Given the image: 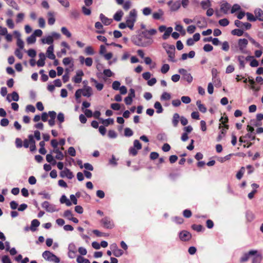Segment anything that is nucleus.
Listing matches in <instances>:
<instances>
[{
    "instance_id": "obj_1",
    "label": "nucleus",
    "mask_w": 263,
    "mask_h": 263,
    "mask_svg": "<svg viewBox=\"0 0 263 263\" xmlns=\"http://www.w3.org/2000/svg\"><path fill=\"white\" fill-rule=\"evenodd\" d=\"M132 41L138 46L145 47L152 45L154 40L151 36L147 34V31H142L138 35L133 36Z\"/></svg>"
},
{
    "instance_id": "obj_2",
    "label": "nucleus",
    "mask_w": 263,
    "mask_h": 263,
    "mask_svg": "<svg viewBox=\"0 0 263 263\" xmlns=\"http://www.w3.org/2000/svg\"><path fill=\"white\" fill-rule=\"evenodd\" d=\"M137 17V13L136 9H134L130 10L128 15L126 17V23L130 30H134V24L136 22Z\"/></svg>"
},
{
    "instance_id": "obj_3",
    "label": "nucleus",
    "mask_w": 263,
    "mask_h": 263,
    "mask_svg": "<svg viewBox=\"0 0 263 263\" xmlns=\"http://www.w3.org/2000/svg\"><path fill=\"white\" fill-rule=\"evenodd\" d=\"M43 257L47 261L54 263H59L60 258L49 251H45L42 254Z\"/></svg>"
},
{
    "instance_id": "obj_4",
    "label": "nucleus",
    "mask_w": 263,
    "mask_h": 263,
    "mask_svg": "<svg viewBox=\"0 0 263 263\" xmlns=\"http://www.w3.org/2000/svg\"><path fill=\"white\" fill-rule=\"evenodd\" d=\"M165 51L168 57V61L175 63L177 60L175 59V48L174 45H168L165 48Z\"/></svg>"
},
{
    "instance_id": "obj_5",
    "label": "nucleus",
    "mask_w": 263,
    "mask_h": 263,
    "mask_svg": "<svg viewBox=\"0 0 263 263\" xmlns=\"http://www.w3.org/2000/svg\"><path fill=\"white\" fill-rule=\"evenodd\" d=\"M248 44V41L246 39H239L238 40V51L245 54H247L249 51L247 50V47Z\"/></svg>"
},
{
    "instance_id": "obj_6",
    "label": "nucleus",
    "mask_w": 263,
    "mask_h": 263,
    "mask_svg": "<svg viewBox=\"0 0 263 263\" xmlns=\"http://www.w3.org/2000/svg\"><path fill=\"white\" fill-rule=\"evenodd\" d=\"M178 72L182 75V79L186 81L188 83L190 84L193 81V77L190 73L187 72L186 69L180 68L178 70Z\"/></svg>"
},
{
    "instance_id": "obj_7",
    "label": "nucleus",
    "mask_w": 263,
    "mask_h": 263,
    "mask_svg": "<svg viewBox=\"0 0 263 263\" xmlns=\"http://www.w3.org/2000/svg\"><path fill=\"white\" fill-rule=\"evenodd\" d=\"M103 227L106 229H111L114 227L113 221L108 217H105L101 220Z\"/></svg>"
},
{
    "instance_id": "obj_8",
    "label": "nucleus",
    "mask_w": 263,
    "mask_h": 263,
    "mask_svg": "<svg viewBox=\"0 0 263 263\" xmlns=\"http://www.w3.org/2000/svg\"><path fill=\"white\" fill-rule=\"evenodd\" d=\"M179 237L181 241H187L191 239L192 235L189 232L183 230L179 232Z\"/></svg>"
},
{
    "instance_id": "obj_9",
    "label": "nucleus",
    "mask_w": 263,
    "mask_h": 263,
    "mask_svg": "<svg viewBox=\"0 0 263 263\" xmlns=\"http://www.w3.org/2000/svg\"><path fill=\"white\" fill-rule=\"evenodd\" d=\"M256 250H252L247 253H245L240 258V262H245L247 261L251 256L255 255L257 254Z\"/></svg>"
},
{
    "instance_id": "obj_10",
    "label": "nucleus",
    "mask_w": 263,
    "mask_h": 263,
    "mask_svg": "<svg viewBox=\"0 0 263 263\" xmlns=\"http://www.w3.org/2000/svg\"><path fill=\"white\" fill-rule=\"evenodd\" d=\"M60 176L62 178L67 177L69 179H71L73 177V174L69 169L65 167L64 170L60 173Z\"/></svg>"
},
{
    "instance_id": "obj_11",
    "label": "nucleus",
    "mask_w": 263,
    "mask_h": 263,
    "mask_svg": "<svg viewBox=\"0 0 263 263\" xmlns=\"http://www.w3.org/2000/svg\"><path fill=\"white\" fill-rule=\"evenodd\" d=\"M84 75V72L82 70H78L76 72V74L72 78V81L75 83H80L82 81V77Z\"/></svg>"
},
{
    "instance_id": "obj_12",
    "label": "nucleus",
    "mask_w": 263,
    "mask_h": 263,
    "mask_svg": "<svg viewBox=\"0 0 263 263\" xmlns=\"http://www.w3.org/2000/svg\"><path fill=\"white\" fill-rule=\"evenodd\" d=\"M42 206L45 209L47 212H53L55 211L54 205L50 204L47 201H45L42 203Z\"/></svg>"
},
{
    "instance_id": "obj_13",
    "label": "nucleus",
    "mask_w": 263,
    "mask_h": 263,
    "mask_svg": "<svg viewBox=\"0 0 263 263\" xmlns=\"http://www.w3.org/2000/svg\"><path fill=\"white\" fill-rule=\"evenodd\" d=\"M168 5L170 7L171 10L175 11L177 10L181 6V3L179 1L172 2L169 1L167 3Z\"/></svg>"
},
{
    "instance_id": "obj_14",
    "label": "nucleus",
    "mask_w": 263,
    "mask_h": 263,
    "mask_svg": "<svg viewBox=\"0 0 263 263\" xmlns=\"http://www.w3.org/2000/svg\"><path fill=\"white\" fill-rule=\"evenodd\" d=\"M39 59L36 62L38 67H43L45 65V55L44 53L41 52L39 54Z\"/></svg>"
},
{
    "instance_id": "obj_15",
    "label": "nucleus",
    "mask_w": 263,
    "mask_h": 263,
    "mask_svg": "<svg viewBox=\"0 0 263 263\" xmlns=\"http://www.w3.org/2000/svg\"><path fill=\"white\" fill-rule=\"evenodd\" d=\"M254 14L256 20L263 22V10L260 8H257L254 10Z\"/></svg>"
},
{
    "instance_id": "obj_16",
    "label": "nucleus",
    "mask_w": 263,
    "mask_h": 263,
    "mask_svg": "<svg viewBox=\"0 0 263 263\" xmlns=\"http://www.w3.org/2000/svg\"><path fill=\"white\" fill-rule=\"evenodd\" d=\"M92 95V89L91 87L86 86L83 89L82 95L84 97H89Z\"/></svg>"
},
{
    "instance_id": "obj_17",
    "label": "nucleus",
    "mask_w": 263,
    "mask_h": 263,
    "mask_svg": "<svg viewBox=\"0 0 263 263\" xmlns=\"http://www.w3.org/2000/svg\"><path fill=\"white\" fill-rule=\"evenodd\" d=\"M54 48L53 45L49 46L47 50V57L51 60H53L55 58V56L53 53Z\"/></svg>"
},
{
    "instance_id": "obj_18",
    "label": "nucleus",
    "mask_w": 263,
    "mask_h": 263,
    "mask_svg": "<svg viewBox=\"0 0 263 263\" xmlns=\"http://www.w3.org/2000/svg\"><path fill=\"white\" fill-rule=\"evenodd\" d=\"M180 120V117L178 113H175L173 115L172 120V124L174 127H176L178 126Z\"/></svg>"
},
{
    "instance_id": "obj_19",
    "label": "nucleus",
    "mask_w": 263,
    "mask_h": 263,
    "mask_svg": "<svg viewBox=\"0 0 263 263\" xmlns=\"http://www.w3.org/2000/svg\"><path fill=\"white\" fill-rule=\"evenodd\" d=\"M100 19L102 22V23L105 25H109L111 23V20L109 19L107 17H106L103 14L101 13L99 16Z\"/></svg>"
},
{
    "instance_id": "obj_20",
    "label": "nucleus",
    "mask_w": 263,
    "mask_h": 263,
    "mask_svg": "<svg viewBox=\"0 0 263 263\" xmlns=\"http://www.w3.org/2000/svg\"><path fill=\"white\" fill-rule=\"evenodd\" d=\"M41 41L43 44H47L50 45V46L53 45V39H52V36H50V35L42 39Z\"/></svg>"
},
{
    "instance_id": "obj_21",
    "label": "nucleus",
    "mask_w": 263,
    "mask_h": 263,
    "mask_svg": "<svg viewBox=\"0 0 263 263\" xmlns=\"http://www.w3.org/2000/svg\"><path fill=\"white\" fill-rule=\"evenodd\" d=\"M40 222L37 219H33L31 221L30 229L32 232L36 230V228L40 226Z\"/></svg>"
},
{
    "instance_id": "obj_22",
    "label": "nucleus",
    "mask_w": 263,
    "mask_h": 263,
    "mask_svg": "<svg viewBox=\"0 0 263 263\" xmlns=\"http://www.w3.org/2000/svg\"><path fill=\"white\" fill-rule=\"evenodd\" d=\"M123 14L124 13L121 10H118L114 15V19L116 21L119 22L121 20Z\"/></svg>"
},
{
    "instance_id": "obj_23",
    "label": "nucleus",
    "mask_w": 263,
    "mask_h": 263,
    "mask_svg": "<svg viewBox=\"0 0 263 263\" xmlns=\"http://www.w3.org/2000/svg\"><path fill=\"white\" fill-rule=\"evenodd\" d=\"M48 24L49 25H53L55 21V19L54 18V13L52 12H48Z\"/></svg>"
},
{
    "instance_id": "obj_24",
    "label": "nucleus",
    "mask_w": 263,
    "mask_h": 263,
    "mask_svg": "<svg viewBox=\"0 0 263 263\" xmlns=\"http://www.w3.org/2000/svg\"><path fill=\"white\" fill-rule=\"evenodd\" d=\"M245 35L248 37L249 40L250 41V42L252 44H253L256 47H257V48H260L261 49H263V47H262L261 46V45L259 43L257 42L254 39H253L252 37H250L249 36V35L247 33H246L245 34Z\"/></svg>"
},
{
    "instance_id": "obj_25",
    "label": "nucleus",
    "mask_w": 263,
    "mask_h": 263,
    "mask_svg": "<svg viewBox=\"0 0 263 263\" xmlns=\"http://www.w3.org/2000/svg\"><path fill=\"white\" fill-rule=\"evenodd\" d=\"M95 27L96 29H98V30L96 31L98 33L103 34L105 33V31L103 29V26L100 22H96L95 23Z\"/></svg>"
},
{
    "instance_id": "obj_26",
    "label": "nucleus",
    "mask_w": 263,
    "mask_h": 263,
    "mask_svg": "<svg viewBox=\"0 0 263 263\" xmlns=\"http://www.w3.org/2000/svg\"><path fill=\"white\" fill-rule=\"evenodd\" d=\"M164 12L163 10L161 9H159L157 12H154L153 14V18L154 20H158L161 18V17L163 15Z\"/></svg>"
},
{
    "instance_id": "obj_27",
    "label": "nucleus",
    "mask_w": 263,
    "mask_h": 263,
    "mask_svg": "<svg viewBox=\"0 0 263 263\" xmlns=\"http://www.w3.org/2000/svg\"><path fill=\"white\" fill-rule=\"evenodd\" d=\"M237 59L239 62V68L243 69L245 67V57L243 55H238L237 57Z\"/></svg>"
},
{
    "instance_id": "obj_28",
    "label": "nucleus",
    "mask_w": 263,
    "mask_h": 263,
    "mask_svg": "<svg viewBox=\"0 0 263 263\" xmlns=\"http://www.w3.org/2000/svg\"><path fill=\"white\" fill-rule=\"evenodd\" d=\"M90 80V82L95 83V87H96V88L98 90L101 91V90L103 89V87H104L103 84L101 83H98V82L96 79H95L94 78H91Z\"/></svg>"
},
{
    "instance_id": "obj_29",
    "label": "nucleus",
    "mask_w": 263,
    "mask_h": 263,
    "mask_svg": "<svg viewBox=\"0 0 263 263\" xmlns=\"http://www.w3.org/2000/svg\"><path fill=\"white\" fill-rule=\"evenodd\" d=\"M200 5L203 9L209 8L212 5L210 0H202L200 3Z\"/></svg>"
},
{
    "instance_id": "obj_30",
    "label": "nucleus",
    "mask_w": 263,
    "mask_h": 263,
    "mask_svg": "<svg viewBox=\"0 0 263 263\" xmlns=\"http://www.w3.org/2000/svg\"><path fill=\"white\" fill-rule=\"evenodd\" d=\"M46 160L48 162L51 163L52 165H54L57 163V161L52 155V153L48 154L46 157Z\"/></svg>"
},
{
    "instance_id": "obj_31",
    "label": "nucleus",
    "mask_w": 263,
    "mask_h": 263,
    "mask_svg": "<svg viewBox=\"0 0 263 263\" xmlns=\"http://www.w3.org/2000/svg\"><path fill=\"white\" fill-rule=\"evenodd\" d=\"M231 5L228 3H224L221 5V11L224 13L227 14L230 9Z\"/></svg>"
},
{
    "instance_id": "obj_32",
    "label": "nucleus",
    "mask_w": 263,
    "mask_h": 263,
    "mask_svg": "<svg viewBox=\"0 0 263 263\" xmlns=\"http://www.w3.org/2000/svg\"><path fill=\"white\" fill-rule=\"evenodd\" d=\"M61 203H65L68 206L71 205V202L66 197L65 195H63L60 198Z\"/></svg>"
},
{
    "instance_id": "obj_33",
    "label": "nucleus",
    "mask_w": 263,
    "mask_h": 263,
    "mask_svg": "<svg viewBox=\"0 0 263 263\" xmlns=\"http://www.w3.org/2000/svg\"><path fill=\"white\" fill-rule=\"evenodd\" d=\"M154 107L156 109V112L157 114H161L163 111V109L161 103L158 101L155 103Z\"/></svg>"
},
{
    "instance_id": "obj_34",
    "label": "nucleus",
    "mask_w": 263,
    "mask_h": 263,
    "mask_svg": "<svg viewBox=\"0 0 263 263\" xmlns=\"http://www.w3.org/2000/svg\"><path fill=\"white\" fill-rule=\"evenodd\" d=\"M173 31V28L171 27H167L166 30L165 31L164 34L162 35V39L163 40H166L170 36V34L172 33Z\"/></svg>"
},
{
    "instance_id": "obj_35",
    "label": "nucleus",
    "mask_w": 263,
    "mask_h": 263,
    "mask_svg": "<svg viewBox=\"0 0 263 263\" xmlns=\"http://www.w3.org/2000/svg\"><path fill=\"white\" fill-rule=\"evenodd\" d=\"M196 105L198 108V109L202 113H205L206 111V107L202 104L200 100H198L196 102Z\"/></svg>"
},
{
    "instance_id": "obj_36",
    "label": "nucleus",
    "mask_w": 263,
    "mask_h": 263,
    "mask_svg": "<svg viewBox=\"0 0 263 263\" xmlns=\"http://www.w3.org/2000/svg\"><path fill=\"white\" fill-rule=\"evenodd\" d=\"M171 99V95L170 93L167 92H163L161 96H160V100L161 101H168Z\"/></svg>"
},
{
    "instance_id": "obj_37",
    "label": "nucleus",
    "mask_w": 263,
    "mask_h": 263,
    "mask_svg": "<svg viewBox=\"0 0 263 263\" xmlns=\"http://www.w3.org/2000/svg\"><path fill=\"white\" fill-rule=\"evenodd\" d=\"M157 139L160 141H167V136L164 133H159L157 136Z\"/></svg>"
},
{
    "instance_id": "obj_38",
    "label": "nucleus",
    "mask_w": 263,
    "mask_h": 263,
    "mask_svg": "<svg viewBox=\"0 0 263 263\" xmlns=\"http://www.w3.org/2000/svg\"><path fill=\"white\" fill-rule=\"evenodd\" d=\"M231 33L233 35L237 36H242L243 34V31L239 29H235L231 31Z\"/></svg>"
},
{
    "instance_id": "obj_39",
    "label": "nucleus",
    "mask_w": 263,
    "mask_h": 263,
    "mask_svg": "<svg viewBox=\"0 0 263 263\" xmlns=\"http://www.w3.org/2000/svg\"><path fill=\"white\" fill-rule=\"evenodd\" d=\"M134 132L129 127H126L124 129V135L125 137H129L133 135Z\"/></svg>"
},
{
    "instance_id": "obj_40",
    "label": "nucleus",
    "mask_w": 263,
    "mask_h": 263,
    "mask_svg": "<svg viewBox=\"0 0 263 263\" xmlns=\"http://www.w3.org/2000/svg\"><path fill=\"white\" fill-rule=\"evenodd\" d=\"M61 32L64 35H66L67 37H70L71 36V33L65 27H63L61 28Z\"/></svg>"
},
{
    "instance_id": "obj_41",
    "label": "nucleus",
    "mask_w": 263,
    "mask_h": 263,
    "mask_svg": "<svg viewBox=\"0 0 263 263\" xmlns=\"http://www.w3.org/2000/svg\"><path fill=\"white\" fill-rule=\"evenodd\" d=\"M117 134L114 130H109L108 132V137L110 139H116L117 137Z\"/></svg>"
},
{
    "instance_id": "obj_42",
    "label": "nucleus",
    "mask_w": 263,
    "mask_h": 263,
    "mask_svg": "<svg viewBox=\"0 0 263 263\" xmlns=\"http://www.w3.org/2000/svg\"><path fill=\"white\" fill-rule=\"evenodd\" d=\"M70 15L72 18L77 19L80 16V12L77 10L73 9L71 11Z\"/></svg>"
},
{
    "instance_id": "obj_43",
    "label": "nucleus",
    "mask_w": 263,
    "mask_h": 263,
    "mask_svg": "<svg viewBox=\"0 0 263 263\" xmlns=\"http://www.w3.org/2000/svg\"><path fill=\"white\" fill-rule=\"evenodd\" d=\"M196 17H197V19L195 22H196L198 27L200 28L204 27V25L203 24H205V18L204 17H200L203 20V23H202V21L199 19L198 17L196 16Z\"/></svg>"
},
{
    "instance_id": "obj_44",
    "label": "nucleus",
    "mask_w": 263,
    "mask_h": 263,
    "mask_svg": "<svg viewBox=\"0 0 263 263\" xmlns=\"http://www.w3.org/2000/svg\"><path fill=\"white\" fill-rule=\"evenodd\" d=\"M63 216L64 217L70 220L71 219V217H72L73 214L70 210H67L64 212Z\"/></svg>"
},
{
    "instance_id": "obj_45",
    "label": "nucleus",
    "mask_w": 263,
    "mask_h": 263,
    "mask_svg": "<svg viewBox=\"0 0 263 263\" xmlns=\"http://www.w3.org/2000/svg\"><path fill=\"white\" fill-rule=\"evenodd\" d=\"M246 15L247 17V20L248 21L250 22H255L256 21L255 15L254 16L252 13L250 12H247Z\"/></svg>"
},
{
    "instance_id": "obj_46",
    "label": "nucleus",
    "mask_w": 263,
    "mask_h": 263,
    "mask_svg": "<svg viewBox=\"0 0 263 263\" xmlns=\"http://www.w3.org/2000/svg\"><path fill=\"white\" fill-rule=\"evenodd\" d=\"M117 160H118L116 159L115 156L114 155H112L111 156V159L109 160V164L114 166H116L118 164Z\"/></svg>"
},
{
    "instance_id": "obj_47",
    "label": "nucleus",
    "mask_w": 263,
    "mask_h": 263,
    "mask_svg": "<svg viewBox=\"0 0 263 263\" xmlns=\"http://www.w3.org/2000/svg\"><path fill=\"white\" fill-rule=\"evenodd\" d=\"M85 52L87 55H91L94 54L95 52L91 46H87L86 47Z\"/></svg>"
},
{
    "instance_id": "obj_48",
    "label": "nucleus",
    "mask_w": 263,
    "mask_h": 263,
    "mask_svg": "<svg viewBox=\"0 0 263 263\" xmlns=\"http://www.w3.org/2000/svg\"><path fill=\"white\" fill-rule=\"evenodd\" d=\"M114 122V120L112 118H108L105 120H103L102 121L103 124L107 126L110 124H112Z\"/></svg>"
},
{
    "instance_id": "obj_49",
    "label": "nucleus",
    "mask_w": 263,
    "mask_h": 263,
    "mask_svg": "<svg viewBox=\"0 0 263 263\" xmlns=\"http://www.w3.org/2000/svg\"><path fill=\"white\" fill-rule=\"evenodd\" d=\"M35 41L36 37L34 36V34H32L27 39V42L29 44H33Z\"/></svg>"
},
{
    "instance_id": "obj_50",
    "label": "nucleus",
    "mask_w": 263,
    "mask_h": 263,
    "mask_svg": "<svg viewBox=\"0 0 263 263\" xmlns=\"http://www.w3.org/2000/svg\"><path fill=\"white\" fill-rule=\"evenodd\" d=\"M39 195L42 196V199H50L51 198L50 195L45 191L39 193Z\"/></svg>"
},
{
    "instance_id": "obj_51",
    "label": "nucleus",
    "mask_w": 263,
    "mask_h": 263,
    "mask_svg": "<svg viewBox=\"0 0 263 263\" xmlns=\"http://www.w3.org/2000/svg\"><path fill=\"white\" fill-rule=\"evenodd\" d=\"M219 24L223 27L227 26L229 24V21L227 18L220 20L218 22Z\"/></svg>"
},
{
    "instance_id": "obj_52",
    "label": "nucleus",
    "mask_w": 263,
    "mask_h": 263,
    "mask_svg": "<svg viewBox=\"0 0 263 263\" xmlns=\"http://www.w3.org/2000/svg\"><path fill=\"white\" fill-rule=\"evenodd\" d=\"M68 249V252H71L72 253L77 252L76 247L75 245L72 242L69 244Z\"/></svg>"
},
{
    "instance_id": "obj_53",
    "label": "nucleus",
    "mask_w": 263,
    "mask_h": 263,
    "mask_svg": "<svg viewBox=\"0 0 263 263\" xmlns=\"http://www.w3.org/2000/svg\"><path fill=\"white\" fill-rule=\"evenodd\" d=\"M246 218L249 221H252L254 219V215L252 212L248 211L246 213Z\"/></svg>"
},
{
    "instance_id": "obj_54",
    "label": "nucleus",
    "mask_w": 263,
    "mask_h": 263,
    "mask_svg": "<svg viewBox=\"0 0 263 263\" xmlns=\"http://www.w3.org/2000/svg\"><path fill=\"white\" fill-rule=\"evenodd\" d=\"M192 228L197 232H201L202 230L203 227L200 224H194L192 226Z\"/></svg>"
},
{
    "instance_id": "obj_55",
    "label": "nucleus",
    "mask_w": 263,
    "mask_h": 263,
    "mask_svg": "<svg viewBox=\"0 0 263 263\" xmlns=\"http://www.w3.org/2000/svg\"><path fill=\"white\" fill-rule=\"evenodd\" d=\"M17 46L19 48L18 49H23L24 47V43L23 41L20 37L17 38V42H16Z\"/></svg>"
},
{
    "instance_id": "obj_56",
    "label": "nucleus",
    "mask_w": 263,
    "mask_h": 263,
    "mask_svg": "<svg viewBox=\"0 0 263 263\" xmlns=\"http://www.w3.org/2000/svg\"><path fill=\"white\" fill-rule=\"evenodd\" d=\"M226 132H227V129H222L220 130V132L218 136L217 139V141H220L221 140L222 137L226 135Z\"/></svg>"
},
{
    "instance_id": "obj_57",
    "label": "nucleus",
    "mask_w": 263,
    "mask_h": 263,
    "mask_svg": "<svg viewBox=\"0 0 263 263\" xmlns=\"http://www.w3.org/2000/svg\"><path fill=\"white\" fill-rule=\"evenodd\" d=\"M152 9L149 7L144 8L142 10V13L144 15L147 16L151 14Z\"/></svg>"
},
{
    "instance_id": "obj_58",
    "label": "nucleus",
    "mask_w": 263,
    "mask_h": 263,
    "mask_svg": "<svg viewBox=\"0 0 263 263\" xmlns=\"http://www.w3.org/2000/svg\"><path fill=\"white\" fill-rule=\"evenodd\" d=\"M261 260V257L260 255H255V256L253 258L252 263H260Z\"/></svg>"
},
{
    "instance_id": "obj_59",
    "label": "nucleus",
    "mask_w": 263,
    "mask_h": 263,
    "mask_svg": "<svg viewBox=\"0 0 263 263\" xmlns=\"http://www.w3.org/2000/svg\"><path fill=\"white\" fill-rule=\"evenodd\" d=\"M170 69V66L167 64H163L161 67V71L162 73H166Z\"/></svg>"
},
{
    "instance_id": "obj_60",
    "label": "nucleus",
    "mask_w": 263,
    "mask_h": 263,
    "mask_svg": "<svg viewBox=\"0 0 263 263\" xmlns=\"http://www.w3.org/2000/svg\"><path fill=\"white\" fill-rule=\"evenodd\" d=\"M65 117L64 115L62 112H59L57 116V120L60 124L64 121Z\"/></svg>"
},
{
    "instance_id": "obj_61",
    "label": "nucleus",
    "mask_w": 263,
    "mask_h": 263,
    "mask_svg": "<svg viewBox=\"0 0 263 263\" xmlns=\"http://www.w3.org/2000/svg\"><path fill=\"white\" fill-rule=\"evenodd\" d=\"M137 150L138 149L133 146L130 147L128 149L129 154L133 156H135L138 153Z\"/></svg>"
},
{
    "instance_id": "obj_62",
    "label": "nucleus",
    "mask_w": 263,
    "mask_h": 263,
    "mask_svg": "<svg viewBox=\"0 0 263 263\" xmlns=\"http://www.w3.org/2000/svg\"><path fill=\"white\" fill-rule=\"evenodd\" d=\"M173 220L177 224H181L183 222V219L181 217L175 216L173 218Z\"/></svg>"
},
{
    "instance_id": "obj_63",
    "label": "nucleus",
    "mask_w": 263,
    "mask_h": 263,
    "mask_svg": "<svg viewBox=\"0 0 263 263\" xmlns=\"http://www.w3.org/2000/svg\"><path fill=\"white\" fill-rule=\"evenodd\" d=\"M133 147H135L138 150H140L142 148V145L138 140H135L134 141Z\"/></svg>"
},
{
    "instance_id": "obj_64",
    "label": "nucleus",
    "mask_w": 263,
    "mask_h": 263,
    "mask_svg": "<svg viewBox=\"0 0 263 263\" xmlns=\"http://www.w3.org/2000/svg\"><path fill=\"white\" fill-rule=\"evenodd\" d=\"M2 261L3 263H12L8 255H4L2 258Z\"/></svg>"
}]
</instances>
